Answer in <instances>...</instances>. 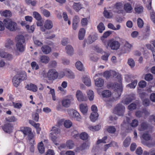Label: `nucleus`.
<instances>
[{"label": "nucleus", "mask_w": 155, "mask_h": 155, "mask_svg": "<svg viewBox=\"0 0 155 155\" xmlns=\"http://www.w3.org/2000/svg\"><path fill=\"white\" fill-rule=\"evenodd\" d=\"M101 40H102L106 48L107 49L109 47H110L111 50H116L120 48V44L119 42L114 39L104 40L101 38Z\"/></svg>", "instance_id": "nucleus-1"}, {"label": "nucleus", "mask_w": 155, "mask_h": 155, "mask_svg": "<svg viewBox=\"0 0 155 155\" xmlns=\"http://www.w3.org/2000/svg\"><path fill=\"white\" fill-rule=\"evenodd\" d=\"M6 28L11 31H14L19 29L17 23L11 19L6 18L3 20Z\"/></svg>", "instance_id": "nucleus-2"}, {"label": "nucleus", "mask_w": 155, "mask_h": 155, "mask_svg": "<svg viewBox=\"0 0 155 155\" xmlns=\"http://www.w3.org/2000/svg\"><path fill=\"white\" fill-rule=\"evenodd\" d=\"M113 87L114 89L113 97L117 100L120 97L122 91V86L121 84L115 83L113 85Z\"/></svg>", "instance_id": "nucleus-3"}, {"label": "nucleus", "mask_w": 155, "mask_h": 155, "mask_svg": "<svg viewBox=\"0 0 155 155\" xmlns=\"http://www.w3.org/2000/svg\"><path fill=\"white\" fill-rule=\"evenodd\" d=\"M125 110V107L120 104H118L116 106L114 112L115 114L118 116L123 115Z\"/></svg>", "instance_id": "nucleus-4"}, {"label": "nucleus", "mask_w": 155, "mask_h": 155, "mask_svg": "<svg viewBox=\"0 0 155 155\" xmlns=\"http://www.w3.org/2000/svg\"><path fill=\"white\" fill-rule=\"evenodd\" d=\"M74 100V98L72 96L65 97L61 101L62 105L65 107H69L71 105V102L73 101Z\"/></svg>", "instance_id": "nucleus-5"}, {"label": "nucleus", "mask_w": 155, "mask_h": 155, "mask_svg": "<svg viewBox=\"0 0 155 155\" xmlns=\"http://www.w3.org/2000/svg\"><path fill=\"white\" fill-rule=\"evenodd\" d=\"M58 74L54 69H51L49 70L47 73V77L49 80H54L57 79Z\"/></svg>", "instance_id": "nucleus-6"}, {"label": "nucleus", "mask_w": 155, "mask_h": 155, "mask_svg": "<svg viewBox=\"0 0 155 155\" xmlns=\"http://www.w3.org/2000/svg\"><path fill=\"white\" fill-rule=\"evenodd\" d=\"M68 113L70 116L77 120L79 121L81 119V116L79 113L74 109L69 110L68 111Z\"/></svg>", "instance_id": "nucleus-7"}, {"label": "nucleus", "mask_w": 155, "mask_h": 155, "mask_svg": "<svg viewBox=\"0 0 155 155\" xmlns=\"http://www.w3.org/2000/svg\"><path fill=\"white\" fill-rule=\"evenodd\" d=\"M132 46L128 42H126L123 48L121 49L122 53H128L131 50Z\"/></svg>", "instance_id": "nucleus-8"}, {"label": "nucleus", "mask_w": 155, "mask_h": 155, "mask_svg": "<svg viewBox=\"0 0 155 155\" xmlns=\"http://www.w3.org/2000/svg\"><path fill=\"white\" fill-rule=\"evenodd\" d=\"M0 56L8 60H10L13 59V56L11 54L2 51H0Z\"/></svg>", "instance_id": "nucleus-9"}, {"label": "nucleus", "mask_w": 155, "mask_h": 155, "mask_svg": "<svg viewBox=\"0 0 155 155\" xmlns=\"http://www.w3.org/2000/svg\"><path fill=\"white\" fill-rule=\"evenodd\" d=\"M76 95L78 101H86L85 97L84 96L83 93L81 91H77Z\"/></svg>", "instance_id": "nucleus-10"}, {"label": "nucleus", "mask_w": 155, "mask_h": 155, "mask_svg": "<svg viewBox=\"0 0 155 155\" xmlns=\"http://www.w3.org/2000/svg\"><path fill=\"white\" fill-rule=\"evenodd\" d=\"M15 75H18L17 77L21 81L25 80L27 78L26 73L24 71H19Z\"/></svg>", "instance_id": "nucleus-11"}, {"label": "nucleus", "mask_w": 155, "mask_h": 155, "mask_svg": "<svg viewBox=\"0 0 155 155\" xmlns=\"http://www.w3.org/2000/svg\"><path fill=\"white\" fill-rule=\"evenodd\" d=\"M2 129L5 132L8 133L11 132L12 130V127L11 124L9 123H8L5 125L3 127Z\"/></svg>", "instance_id": "nucleus-12"}, {"label": "nucleus", "mask_w": 155, "mask_h": 155, "mask_svg": "<svg viewBox=\"0 0 155 155\" xmlns=\"http://www.w3.org/2000/svg\"><path fill=\"white\" fill-rule=\"evenodd\" d=\"M79 108L81 112L84 115L87 112L88 109L86 104H81L79 105Z\"/></svg>", "instance_id": "nucleus-13"}, {"label": "nucleus", "mask_w": 155, "mask_h": 155, "mask_svg": "<svg viewBox=\"0 0 155 155\" xmlns=\"http://www.w3.org/2000/svg\"><path fill=\"white\" fill-rule=\"evenodd\" d=\"M85 33V30L84 28H81L78 32V38L80 40H82L84 39Z\"/></svg>", "instance_id": "nucleus-14"}, {"label": "nucleus", "mask_w": 155, "mask_h": 155, "mask_svg": "<svg viewBox=\"0 0 155 155\" xmlns=\"http://www.w3.org/2000/svg\"><path fill=\"white\" fill-rule=\"evenodd\" d=\"M49 60V58L47 55H42L40 58V62L42 63L46 64L48 62Z\"/></svg>", "instance_id": "nucleus-15"}, {"label": "nucleus", "mask_w": 155, "mask_h": 155, "mask_svg": "<svg viewBox=\"0 0 155 155\" xmlns=\"http://www.w3.org/2000/svg\"><path fill=\"white\" fill-rule=\"evenodd\" d=\"M41 50L45 54H48L51 51V47L48 45H44L41 48Z\"/></svg>", "instance_id": "nucleus-16"}, {"label": "nucleus", "mask_w": 155, "mask_h": 155, "mask_svg": "<svg viewBox=\"0 0 155 155\" xmlns=\"http://www.w3.org/2000/svg\"><path fill=\"white\" fill-rule=\"evenodd\" d=\"M18 75H15L13 78L12 82L14 85L16 87H18L20 84V82L22 81L17 77Z\"/></svg>", "instance_id": "nucleus-17"}, {"label": "nucleus", "mask_w": 155, "mask_h": 155, "mask_svg": "<svg viewBox=\"0 0 155 155\" xmlns=\"http://www.w3.org/2000/svg\"><path fill=\"white\" fill-rule=\"evenodd\" d=\"M124 9L127 12L130 13L132 12L133 8L130 4L127 3L124 5Z\"/></svg>", "instance_id": "nucleus-18"}, {"label": "nucleus", "mask_w": 155, "mask_h": 155, "mask_svg": "<svg viewBox=\"0 0 155 155\" xmlns=\"http://www.w3.org/2000/svg\"><path fill=\"white\" fill-rule=\"evenodd\" d=\"M65 50L67 53L70 55H72L74 52V50L73 47L71 45H68L65 47Z\"/></svg>", "instance_id": "nucleus-19"}, {"label": "nucleus", "mask_w": 155, "mask_h": 155, "mask_svg": "<svg viewBox=\"0 0 155 155\" xmlns=\"http://www.w3.org/2000/svg\"><path fill=\"white\" fill-rule=\"evenodd\" d=\"M97 34L90 35L88 38L87 43L89 44H91L97 40Z\"/></svg>", "instance_id": "nucleus-20"}, {"label": "nucleus", "mask_w": 155, "mask_h": 155, "mask_svg": "<svg viewBox=\"0 0 155 155\" xmlns=\"http://www.w3.org/2000/svg\"><path fill=\"white\" fill-rule=\"evenodd\" d=\"M16 41V44L24 43L25 39L23 36L21 35H19L15 38Z\"/></svg>", "instance_id": "nucleus-21"}, {"label": "nucleus", "mask_w": 155, "mask_h": 155, "mask_svg": "<svg viewBox=\"0 0 155 155\" xmlns=\"http://www.w3.org/2000/svg\"><path fill=\"white\" fill-rule=\"evenodd\" d=\"M53 26L52 22L49 20H46L45 23L44 27L47 29H50L52 28Z\"/></svg>", "instance_id": "nucleus-22"}, {"label": "nucleus", "mask_w": 155, "mask_h": 155, "mask_svg": "<svg viewBox=\"0 0 155 155\" xmlns=\"http://www.w3.org/2000/svg\"><path fill=\"white\" fill-rule=\"evenodd\" d=\"M148 126L147 123L143 122L140 124L138 130L140 131H144L148 129Z\"/></svg>", "instance_id": "nucleus-23"}, {"label": "nucleus", "mask_w": 155, "mask_h": 155, "mask_svg": "<svg viewBox=\"0 0 155 155\" xmlns=\"http://www.w3.org/2000/svg\"><path fill=\"white\" fill-rule=\"evenodd\" d=\"M26 88L28 90H31L33 92H36L37 90V87L36 86L32 84H31L30 85H27Z\"/></svg>", "instance_id": "nucleus-24"}, {"label": "nucleus", "mask_w": 155, "mask_h": 155, "mask_svg": "<svg viewBox=\"0 0 155 155\" xmlns=\"http://www.w3.org/2000/svg\"><path fill=\"white\" fill-rule=\"evenodd\" d=\"M95 84L98 87H102L104 85V81L101 78H99L95 80Z\"/></svg>", "instance_id": "nucleus-25"}, {"label": "nucleus", "mask_w": 155, "mask_h": 155, "mask_svg": "<svg viewBox=\"0 0 155 155\" xmlns=\"http://www.w3.org/2000/svg\"><path fill=\"white\" fill-rule=\"evenodd\" d=\"M16 46L17 49L20 52L24 51L25 48L24 43L16 44Z\"/></svg>", "instance_id": "nucleus-26"}, {"label": "nucleus", "mask_w": 155, "mask_h": 155, "mask_svg": "<svg viewBox=\"0 0 155 155\" xmlns=\"http://www.w3.org/2000/svg\"><path fill=\"white\" fill-rule=\"evenodd\" d=\"M21 130L24 134L27 135L28 136H29L31 134H33L31 132V129L27 127H24L23 129Z\"/></svg>", "instance_id": "nucleus-27"}, {"label": "nucleus", "mask_w": 155, "mask_h": 155, "mask_svg": "<svg viewBox=\"0 0 155 155\" xmlns=\"http://www.w3.org/2000/svg\"><path fill=\"white\" fill-rule=\"evenodd\" d=\"M116 74V72L114 71H106L104 74V76L106 78H109L112 74L114 75Z\"/></svg>", "instance_id": "nucleus-28"}, {"label": "nucleus", "mask_w": 155, "mask_h": 155, "mask_svg": "<svg viewBox=\"0 0 155 155\" xmlns=\"http://www.w3.org/2000/svg\"><path fill=\"white\" fill-rule=\"evenodd\" d=\"M142 143L148 147H155V141L152 142H148L145 141L141 142Z\"/></svg>", "instance_id": "nucleus-29"}, {"label": "nucleus", "mask_w": 155, "mask_h": 155, "mask_svg": "<svg viewBox=\"0 0 155 155\" xmlns=\"http://www.w3.org/2000/svg\"><path fill=\"white\" fill-rule=\"evenodd\" d=\"M65 73L67 74L68 77L71 79H74L75 78V75L74 73L71 70L68 69L65 70Z\"/></svg>", "instance_id": "nucleus-30"}, {"label": "nucleus", "mask_w": 155, "mask_h": 155, "mask_svg": "<svg viewBox=\"0 0 155 155\" xmlns=\"http://www.w3.org/2000/svg\"><path fill=\"white\" fill-rule=\"evenodd\" d=\"M102 95L104 97H109L111 96V93L109 90H105L102 92Z\"/></svg>", "instance_id": "nucleus-31"}, {"label": "nucleus", "mask_w": 155, "mask_h": 155, "mask_svg": "<svg viewBox=\"0 0 155 155\" xmlns=\"http://www.w3.org/2000/svg\"><path fill=\"white\" fill-rule=\"evenodd\" d=\"M142 137L144 140L142 141H147L150 140L151 139V137L150 135L147 133H144L142 135Z\"/></svg>", "instance_id": "nucleus-32"}, {"label": "nucleus", "mask_w": 155, "mask_h": 155, "mask_svg": "<svg viewBox=\"0 0 155 155\" xmlns=\"http://www.w3.org/2000/svg\"><path fill=\"white\" fill-rule=\"evenodd\" d=\"M38 148L39 153H43L45 151V148L43 146V144L42 142H40L38 145Z\"/></svg>", "instance_id": "nucleus-33"}, {"label": "nucleus", "mask_w": 155, "mask_h": 155, "mask_svg": "<svg viewBox=\"0 0 155 155\" xmlns=\"http://www.w3.org/2000/svg\"><path fill=\"white\" fill-rule=\"evenodd\" d=\"M80 138L84 140H88L89 136L87 133L85 132L81 133L79 135Z\"/></svg>", "instance_id": "nucleus-34"}, {"label": "nucleus", "mask_w": 155, "mask_h": 155, "mask_svg": "<svg viewBox=\"0 0 155 155\" xmlns=\"http://www.w3.org/2000/svg\"><path fill=\"white\" fill-rule=\"evenodd\" d=\"M98 116V114L97 113H92L90 116V118L93 122H94L97 119Z\"/></svg>", "instance_id": "nucleus-35"}, {"label": "nucleus", "mask_w": 155, "mask_h": 155, "mask_svg": "<svg viewBox=\"0 0 155 155\" xmlns=\"http://www.w3.org/2000/svg\"><path fill=\"white\" fill-rule=\"evenodd\" d=\"M134 10L137 14L141 13L143 11V8L140 5H137L134 8Z\"/></svg>", "instance_id": "nucleus-36"}, {"label": "nucleus", "mask_w": 155, "mask_h": 155, "mask_svg": "<svg viewBox=\"0 0 155 155\" xmlns=\"http://www.w3.org/2000/svg\"><path fill=\"white\" fill-rule=\"evenodd\" d=\"M13 45L12 41L10 39H8L5 45V47L8 49H10L12 48Z\"/></svg>", "instance_id": "nucleus-37"}, {"label": "nucleus", "mask_w": 155, "mask_h": 155, "mask_svg": "<svg viewBox=\"0 0 155 155\" xmlns=\"http://www.w3.org/2000/svg\"><path fill=\"white\" fill-rule=\"evenodd\" d=\"M34 137L35 135L34 134H31L28 136V140L30 143L31 145L35 144Z\"/></svg>", "instance_id": "nucleus-38"}, {"label": "nucleus", "mask_w": 155, "mask_h": 155, "mask_svg": "<svg viewBox=\"0 0 155 155\" xmlns=\"http://www.w3.org/2000/svg\"><path fill=\"white\" fill-rule=\"evenodd\" d=\"M87 94L89 99L91 101H93L94 97L93 91L91 90H89L87 92Z\"/></svg>", "instance_id": "nucleus-39"}, {"label": "nucleus", "mask_w": 155, "mask_h": 155, "mask_svg": "<svg viewBox=\"0 0 155 155\" xmlns=\"http://www.w3.org/2000/svg\"><path fill=\"white\" fill-rule=\"evenodd\" d=\"M133 99L130 97H126L124 100L122 101V103L124 104L127 105L130 103L132 101Z\"/></svg>", "instance_id": "nucleus-40"}, {"label": "nucleus", "mask_w": 155, "mask_h": 155, "mask_svg": "<svg viewBox=\"0 0 155 155\" xmlns=\"http://www.w3.org/2000/svg\"><path fill=\"white\" fill-rule=\"evenodd\" d=\"M73 9L77 12H78L82 8L81 4L79 3H74L73 6Z\"/></svg>", "instance_id": "nucleus-41"}, {"label": "nucleus", "mask_w": 155, "mask_h": 155, "mask_svg": "<svg viewBox=\"0 0 155 155\" xmlns=\"http://www.w3.org/2000/svg\"><path fill=\"white\" fill-rule=\"evenodd\" d=\"M75 65L77 68L78 70L81 71H82L84 70L83 64L81 61H77Z\"/></svg>", "instance_id": "nucleus-42"}, {"label": "nucleus", "mask_w": 155, "mask_h": 155, "mask_svg": "<svg viewBox=\"0 0 155 155\" xmlns=\"http://www.w3.org/2000/svg\"><path fill=\"white\" fill-rule=\"evenodd\" d=\"M131 139L130 137H127L123 142V145L125 147L129 146L130 142Z\"/></svg>", "instance_id": "nucleus-43"}, {"label": "nucleus", "mask_w": 155, "mask_h": 155, "mask_svg": "<svg viewBox=\"0 0 155 155\" xmlns=\"http://www.w3.org/2000/svg\"><path fill=\"white\" fill-rule=\"evenodd\" d=\"M83 81L84 84L88 86L91 85V80L88 78L85 77L83 79Z\"/></svg>", "instance_id": "nucleus-44"}, {"label": "nucleus", "mask_w": 155, "mask_h": 155, "mask_svg": "<svg viewBox=\"0 0 155 155\" xmlns=\"http://www.w3.org/2000/svg\"><path fill=\"white\" fill-rule=\"evenodd\" d=\"M125 119L126 120V121L124 120L123 121V124H121V126L124 128L128 126L130 120L129 118L127 117H125Z\"/></svg>", "instance_id": "nucleus-45"}, {"label": "nucleus", "mask_w": 155, "mask_h": 155, "mask_svg": "<svg viewBox=\"0 0 155 155\" xmlns=\"http://www.w3.org/2000/svg\"><path fill=\"white\" fill-rule=\"evenodd\" d=\"M107 131L109 133L114 134L116 131V129L114 126H109L107 129Z\"/></svg>", "instance_id": "nucleus-46"}, {"label": "nucleus", "mask_w": 155, "mask_h": 155, "mask_svg": "<svg viewBox=\"0 0 155 155\" xmlns=\"http://www.w3.org/2000/svg\"><path fill=\"white\" fill-rule=\"evenodd\" d=\"M101 128V126L100 125H97L94 127H92L90 126L89 127V129L92 131H97L99 130Z\"/></svg>", "instance_id": "nucleus-47"}, {"label": "nucleus", "mask_w": 155, "mask_h": 155, "mask_svg": "<svg viewBox=\"0 0 155 155\" xmlns=\"http://www.w3.org/2000/svg\"><path fill=\"white\" fill-rule=\"evenodd\" d=\"M97 28L99 32L101 33H102L103 31L105 29L104 25L102 22L100 23L98 25Z\"/></svg>", "instance_id": "nucleus-48"}, {"label": "nucleus", "mask_w": 155, "mask_h": 155, "mask_svg": "<svg viewBox=\"0 0 155 155\" xmlns=\"http://www.w3.org/2000/svg\"><path fill=\"white\" fill-rule=\"evenodd\" d=\"M2 15L3 16L5 17H9L12 16V13L10 11L5 10L3 12Z\"/></svg>", "instance_id": "nucleus-49"}, {"label": "nucleus", "mask_w": 155, "mask_h": 155, "mask_svg": "<svg viewBox=\"0 0 155 155\" xmlns=\"http://www.w3.org/2000/svg\"><path fill=\"white\" fill-rule=\"evenodd\" d=\"M67 147L69 149H72L74 146V144L73 142L71 140L68 141L66 143Z\"/></svg>", "instance_id": "nucleus-50"}, {"label": "nucleus", "mask_w": 155, "mask_h": 155, "mask_svg": "<svg viewBox=\"0 0 155 155\" xmlns=\"http://www.w3.org/2000/svg\"><path fill=\"white\" fill-rule=\"evenodd\" d=\"M26 28L27 29V31L30 33H32L34 31L35 26L34 25L31 26L30 27L29 25H27L25 26Z\"/></svg>", "instance_id": "nucleus-51"}, {"label": "nucleus", "mask_w": 155, "mask_h": 155, "mask_svg": "<svg viewBox=\"0 0 155 155\" xmlns=\"http://www.w3.org/2000/svg\"><path fill=\"white\" fill-rule=\"evenodd\" d=\"M48 66L50 68H55L57 66V62L54 60L51 61L49 63Z\"/></svg>", "instance_id": "nucleus-52"}, {"label": "nucleus", "mask_w": 155, "mask_h": 155, "mask_svg": "<svg viewBox=\"0 0 155 155\" xmlns=\"http://www.w3.org/2000/svg\"><path fill=\"white\" fill-rule=\"evenodd\" d=\"M64 125L66 128H69L71 127L72 124L70 120H68L65 121L64 123Z\"/></svg>", "instance_id": "nucleus-53"}, {"label": "nucleus", "mask_w": 155, "mask_h": 155, "mask_svg": "<svg viewBox=\"0 0 155 155\" xmlns=\"http://www.w3.org/2000/svg\"><path fill=\"white\" fill-rule=\"evenodd\" d=\"M153 76L150 74H146L145 76V79L147 81H150L153 79Z\"/></svg>", "instance_id": "nucleus-54"}, {"label": "nucleus", "mask_w": 155, "mask_h": 155, "mask_svg": "<svg viewBox=\"0 0 155 155\" xmlns=\"http://www.w3.org/2000/svg\"><path fill=\"white\" fill-rule=\"evenodd\" d=\"M136 104L134 103H132L128 106V109L130 111H132L136 108Z\"/></svg>", "instance_id": "nucleus-55"}, {"label": "nucleus", "mask_w": 155, "mask_h": 155, "mask_svg": "<svg viewBox=\"0 0 155 155\" xmlns=\"http://www.w3.org/2000/svg\"><path fill=\"white\" fill-rule=\"evenodd\" d=\"M33 41L34 44L38 46H41L43 45L42 43L37 39L36 38H33Z\"/></svg>", "instance_id": "nucleus-56"}, {"label": "nucleus", "mask_w": 155, "mask_h": 155, "mask_svg": "<svg viewBox=\"0 0 155 155\" xmlns=\"http://www.w3.org/2000/svg\"><path fill=\"white\" fill-rule=\"evenodd\" d=\"M128 64L131 68L134 67L135 65L134 61L132 58H129L128 60Z\"/></svg>", "instance_id": "nucleus-57"}, {"label": "nucleus", "mask_w": 155, "mask_h": 155, "mask_svg": "<svg viewBox=\"0 0 155 155\" xmlns=\"http://www.w3.org/2000/svg\"><path fill=\"white\" fill-rule=\"evenodd\" d=\"M34 17L38 21L41 20V18L40 14L36 12H34L33 13Z\"/></svg>", "instance_id": "nucleus-58"}, {"label": "nucleus", "mask_w": 155, "mask_h": 155, "mask_svg": "<svg viewBox=\"0 0 155 155\" xmlns=\"http://www.w3.org/2000/svg\"><path fill=\"white\" fill-rule=\"evenodd\" d=\"M137 23L138 26L140 28L143 27V21L140 18H138L137 20Z\"/></svg>", "instance_id": "nucleus-59"}, {"label": "nucleus", "mask_w": 155, "mask_h": 155, "mask_svg": "<svg viewBox=\"0 0 155 155\" xmlns=\"http://www.w3.org/2000/svg\"><path fill=\"white\" fill-rule=\"evenodd\" d=\"M137 80H135L131 83L128 84L127 86L130 87L131 88H134L137 85Z\"/></svg>", "instance_id": "nucleus-60"}, {"label": "nucleus", "mask_w": 155, "mask_h": 155, "mask_svg": "<svg viewBox=\"0 0 155 155\" xmlns=\"http://www.w3.org/2000/svg\"><path fill=\"white\" fill-rule=\"evenodd\" d=\"M107 138V136H105L102 139H99L97 140V144H99L101 143H106L105 140H106Z\"/></svg>", "instance_id": "nucleus-61"}, {"label": "nucleus", "mask_w": 155, "mask_h": 155, "mask_svg": "<svg viewBox=\"0 0 155 155\" xmlns=\"http://www.w3.org/2000/svg\"><path fill=\"white\" fill-rule=\"evenodd\" d=\"M138 124V122L136 119L134 120H132V122L131 123V126L134 127H137Z\"/></svg>", "instance_id": "nucleus-62"}, {"label": "nucleus", "mask_w": 155, "mask_h": 155, "mask_svg": "<svg viewBox=\"0 0 155 155\" xmlns=\"http://www.w3.org/2000/svg\"><path fill=\"white\" fill-rule=\"evenodd\" d=\"M51 131L52 132L51 134H58L60 132V130L58 128L54 127H52Z\"/></svg>", "instance_id": "nucleus-63"}, {"label": "nucleus", "mask_w": 155, "mask_h": 155, "mask_svg": "<svg viewBox=\"0 0 155 155\" xmlns=\"http://www.w3.org/2000/svg\"><path fill=\"white\" fill-rule=\"evenodd\" d=\"M138 85L141 88H143L146 86V82L144 81H141L139 83Z\"/></svg>", "instance_id": "nucleus-64"}]
</instances>
